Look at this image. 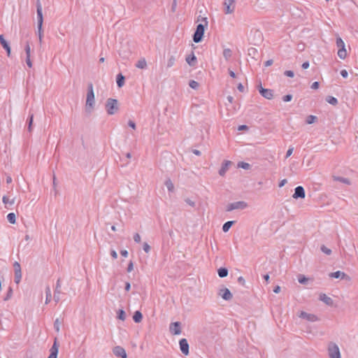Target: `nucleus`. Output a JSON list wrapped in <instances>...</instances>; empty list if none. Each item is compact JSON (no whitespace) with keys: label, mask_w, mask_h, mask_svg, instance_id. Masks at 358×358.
<instances>
[{"label":"nucleus","mask_w":358,"mask_h":358,"mask_svg":"<svg viewBox=\"0 0 358 358\" xmlns=\"http://www.w3.org/2000/svg\"><path fill=\"white\" fill-rule=\"evenodd\" d=\"M180 348L184 355H187L189 354V345L185 338L180 341Z\"/></svg>","instance_id":"nucleus-13"},{"label":"nucleus","mask_w":358,"mask_h":358,"mask_svg":"<svg viewBox=\"0 0 358 358\" xmlns=\"http://www.w3.org/2000/svg\"><path fill=\"white\" fill-rule=\"evenodd\" d=\"M299 317L305 319L310 322H315L318 320L317 317L315 315L307 313L304 311H301L300 313Z\"/></svg>","instance_id":"nucleus-11"},{"label":"nucleus","mask_w":358,"mask_h":358,"mask_svg":"<svg viewBox=\"0 0 358 358\" xmlns=\"http://www.w3.org/2000/svg\"><path fill=\"white\" fill-rule=\"evenodd\" d=\"M336 46L338 48V56L341 59H345L348 54L347 50L345 48V45L344 41L341 37H338L336 38Z\"/></svg>","instance_id":"nucleus-2"},{"label":"nucleus","mask_w":358,"mask_h":358,"mask_svg":"<svg viewBox=\"0 0 358 358\" xmlns=\"http://www.w3.org/2000/svg\"><path fill=\"white\" fill-rule=\"evenodd\" d=\"M175 63V58L173 57H171L169 61H168V66L171 67Z\"/></svg>","instance_id":"nucleus-40"},{"label":"nucleus","mask_w":358,"mask_h":358,"mask_svg":"<svg viewBox=\"0 0 358 358\" xmlns=\"http://www.w3.org/2000/svg\"><path fill=\"white\" fill-rule=\"evenodd\" d=\"M32 122H33V115H31V116L30 117V120H29V129L31 128V125Z\"/></svg>","instance_id":"nucleus-63"},{"label":"nucleus","mask_w":358,"mask_h":358,"mask_svg":"<svg viewBox=\"0 0 358 358\" xmlns=\"http://www.w3.org/2000/svg\"><path fill=\"white\" fill-rule=\"evenodd\" d=\"M13 268L15 271V282L18 284L22 278L21 266L20 264L15 262L13 264Z\"/></svg>","instance_id":"nucleus-7"},{"label":"nucleus","mask_w":358,"mask_h":358,"mask_svg":"<svg viewBox=\"0 0 358 358\" xmlns=\"http://www.w3.org/2000/svg\"><path fill=\"white\" fill-rule=\"evenodd\" d=\"M317 117L315 115H308L306 118V123L308 124H313L317 120Z\"/></svg>","instance_id":"nucleus-29"},{"label":"nucleus","mask_w":358,"mask_h":358,"mask_svg":"<svg viewBox=\"0 0 358 358\" xmlns=\"http://www.w3.org/2000/svg\"><path fill=\"white\" fill-rule=\"evenodd\" d=\"M124 312L123 310H121L120 316H119L120 319H121V320H124Z\"/></svg>","instance_id":"nucleus-60"},{"label":"nucleus","mask_w":358,"mask_h":358,"mask_svg":"<svg viewBox=\"0 0 358 358\" xmlns=\"http://www.w3.org/2000/svg\"><path fill=\"white\" fill-rule=\"evenodd\" d=\"M231 162L230 161H225L223 163L222 166L219 171V173L221 176H224L225 174V173L228 170L229 166L231 165Z\"/></svg>","instance_id":"nucleus-21"},{"label":"nucleus","mask_w":358,"mask_h":358,"mask_svg":"<svg viewBox=\"0 0 358 358\" xmlns=\"http://www.w3.org/2000/svg\"><path fill=\"white\" fill-rule=\"evenodd\" d=\"M143 250H144V251H145V252H147V253L150 252V245H149L147 243H145L143 244Z\"/></svg>","instance_id":"nucleus-41"},{"label":"nucleus","mask_w":358,"mask_h":358,"mask_svg":"<svg viewBox=\"0 0 358 358\" xmlns=\"http://www.w3.org/2000/svg\"><path fill=\"white\" fill-rule=\"evenodd\" d=\"M219 294L224 300H230L232 298V294L229 289L224 288L220 290Z\"/></svg>","instance_id":"nucleus-16"},{"label":"nucleus","mask_w":358,"mask_h":358,"mask_svg":"<svg viewBox=\"0 0 358 358\" xmlns=\"http://www.w3.org/2000/svg\"><path fill=\"white\" fill-rule=\"evenodd\" d=\"M120 253H121V255H122L123 257H127L128 256V252H127V250H122V251L120 252Z\"/></svg>","instance_id":"nucleus-54"},{"label":"nucleus","mask_w":358,"mask_h":358,"mask_svg":"<svg viewBox=\"0 0 358 358\" xmlns=\"http://www.w3.org/2000/svg\"><path fill=\"white\" fill-rule=\"evenodd\" d=\"M329 276L333 278H348V277L346 275V274L345 273L339 271L334 272V273H331L329 274Z\"/></svg>","instance_id":"nucleus-20"},{"label":"nucleus","mask_w":358,"mask_h":358,"mask_svg":"<svg viewBox=\"0 0 358 358\" xmlns=\"http://www.w3.org/2000/svg\"><path fill=\"white\" fill-rule=\"evenodd\" d=\"M308 67H309V62H306L303 63V64H302V68H303V69H308Z\"/></svg>","instance_id":"nucleus-50"},{"label":"nucleus","mask_w":358,"mask_h":358,"mask_svg":"<svg viewBox=\"0 0 358 358\" xmlns=\"http://www.w3.org/2000/svg\"><path fill=\"white\" fill-rule=\"evenodd\" d=\"M128 124H129V127H131L132 129H135L136 124H135V123L133 121H131V120L129 121Z\"/></svg>","instance_id":"nucleus-49"},{"label":"nucleus","mask_w":358,"mask_h":358,"mask_svg":"<svg viewBox=\"0 0 358 358\" xmlns=\"http://www.w3.org/2000/svg\"><path fill=\"white\" fill-rule=\"evenodd\" d=\"M280 290V287L279 286H277L276 287H275V289H273V292L275 293H278Z\"/></svg>","instance_id":"nucleus-61"},{"label":"nucleus","mask_w":358,"mask_h":358,"mask_svg":"<svg viewBox=\"0 0 358 358\" xmlns=\"http://www.w3.org/2000/svg\"><path fill=\"white\" fill-rule=\"evenodd\" d=\"M259 92L266 99H271L273 98V92L271 90L264 89V88L261 87L259 90Z\"/></svg>","instance_id":"nucleus-17"},{"label":"nucleus","mask_w":358,"mask_h":358,"mask_svg":"<svg viewBox=\"0 0 358 358\" xmlns=\"http://www.w3.org/2000/svg\"><path fill=\"white\" fill-rule=\"evenodd\" d=\"M287 182V180L285 179L281 180V182L279 184V187H282L285 185V184Z\"/></svg>","instance_id":"nucleus-58"},{"label":"nucleus","mask_w":358,"mask_h":358,"mask_svg":"<svg viewBox=\"0 0 358 358\" xmlns=\"http://www.w3.org/2000/svg\"><path fill=\"white\" fill-rule=\"evenodd\" d=\"M320 299L329 306L333 305V300L325 294H321L320 295Z\"/></svg>","instance_id":"nucleus-19"},{"label":"nucleus","mask_w":358,"mask_h":358,"mask_svg":"<svg viewBox=\"0 0 358 358\" xmlns=\"http://www.w3.org/2000/svg\"><path fill=\"white\" fill-rule=\"evenodd\" d=\"M124 83V78L122 75L120 74L117 78V84L118 87H121Z\"/></svg>","instance_id":"nucleus-27"},{"label":"nucleus","mask_w":358,"mask_h":358,"mask_svg":"<svg viewBox=\"0 0 358 358\" xmlns=\"http://www.w3.org/2000/svg\"><path fill=\"white\" fill-rule=\"evenodd\" d=\"M169 330L173 335H179L181 333L180 324L178 322H173L170 324Z\"/></svg>","instance_id":"nucleus-10"},{"label":"nucleus","mask_w":358,"mask_h":358,"mask_svg":"<svg viewBox=\"0 0 358 358\" xmlns=\"http://www.w3.org/2000/svg\"><path fill=\"white\" fill-rule=\"evenodd\" d=\"M229 73L231 77H232L233 78H236V74L233 71L229 70Z\"/></svg>","instance_id":"nucleus-57"},{"label":"nucleus","mask_w":358,"mask_h":358,"mask_svg":"<svg viewBox=\"0 0 358 358\" xmlns=\"http://www.w3.org/2000/svg\"><path fill=\"white\" fill-rule=\"evenodd\" d=\"M134 239L135 242L140 243L141 240V236L138 234H136L134 236Z\"/></svg>","instance_id":"nucleus-43"},{"label":"nucleus","mask_w":358,"mask_h":358,"mask_svg":"<svg viewBox=\"0 0 358 358\" xmlns=\"http://www.w3.org/2000/svg\"><path fill=\"white\" fill-rule=\"evenodd\" d=\"M58 353V347L57 346L56 343H54L50 350V355L48 358H57Z\"/></svg>","instance_id":"nucleus-22"},{"label":"nucleus","mask_w":358,"mask_h":358,"mask_svg":"<svg viewBox=\"0 0 358 358\" xmlns=\"http://www.w3.org/2000/svg\"><path fill=\"white\" fill-rule=\"evenodd\" d=\"M37 17H38V38L39 41L42 42L43 38V13H42V6L39 1L37 3Z\"/></svg>","instance_id":"nucleus-1"},{"label":"nucleus","mask_w":358,"mask_h":358,"mask_svg":"<svg viewBox=\"0 0 358 358\" xmlns=\"http://www.w3.org/2000/svg\"><path fill=\"white\" fill-rule=\"evenodd\" d=\"M292 196H293L294 199H297V198L303 199V198H305V191H304L303 187H301V186L296 187L295 188V191H294V193Z\"/></svg>","instance_id":"nucleus-12"},{"label":"nucleus","mask_w":358,"mask_h":358,"mask_svg":"<svg viewBox=\"0 0 358 358\" xmlns=\"http://www.w3.org/2000/svg\"><path fill=\"white\" fill-rule=\"evenodd\" d=\"M341 75L343 77V78H347L348 76V71L345 70V69H343L341 71Z\"/></svg>","instance_id":"nucleus-47"},{"label":"nucleus","mask_w":358,"mask_h":358,"mask_svg":"<svg viewBox=\"0 0 358 358\" xmlns=\"http://www.w3.org/2000/svg\"><path fill=\"white\" fill-rule=\"evenodd\" d=\"M94 103V94L93 92L92 85L90 87L89 91L87 95L86 105L90 107H92Z\"/></svg>","instance_id":"nucleus-9"},{"label":"nucleus","mask_w":358,"mask_h":358,"mask_svg":"<svg viewBox=\"0 0 358 358\" xmlns=\"http://www.w3.org/2000/svg\"><path fill=\"white\" fill-rule=\"evenodd\" d=\"M165 185L166 186L167 189L172 192L174 189V185L171 180H167L165 182Z\"/></svg>","instance_id":"nucleus-32"},{"label":"nucleus","mask_w":358,"mask_h":358,"mask_svg":"<svg viewBox=\"0 0 358 358\" xmlns=\"http://www.w3.org/2000/svg\"><path fill=\"white\" fill-rule=\"evenodd\" d=\"M3 202L5 203V204H7L8 203H9V199L7 196H3Z\"/></svg>","instance_id":"nucleus-56"},{"label":"nucleus","mask_w":358,"mask_h":358,"mask_svg":"<svg viewBox=\"0 0 358 358\" xmlns=\"http://www.w3.org/2000/svg\"><path fill=\"white\" fill-rule=\"evenodd\" d=\"M292 96L290 94H287V95L285 96L282 99L284 101L288 102V101H290L292 100Z\"/></svg>","instance_id":"nucleus-42"},{"label":"nucleus","mask_w":358,"mask_h":358,"mask_svg":"<svg viewBox=\"0 0 358 358\" xmlns=\"http://www.w3.org/2000/svg\"><path fill=\"white\" fill-rule=\"evenodd\" d=\"M228 274V271L225 268H220L218 270V275L220 278L226 277Z\"/></svg>","instance_id":"nucleus-28"},{"label":"nucleus","mask_w":358,"mask_h":358,"mask_svg":"<svg viewBox=\"0 0 358 358\" xmlns=\"http://www.w3.org/2000/svg\"><path fill=\"white\" fill-rule=\"evenodd\" d=\"M293 150H294V148H290L288 149V150L287 151V153H286V157H289V156H291V155L292 154L293 152Z\"/></svg>","instance_id":"nucleus-46"},{"label":"nucleus","mask_w":358,"mask_h":358,"mask_svg":"<svg viewBox=\"0 0 358 358\" xmlns=\"http://www.w3.org/2000/svg\"><path fill=\"white\" fill-rule=\"evenodd\" d=\"M113 353L117 357H120L122 358H127V353H126L125 350L120 346L115 347L113 349Z\"/></svg>","instance_id":"nucleus-14"},{"label":"nucleus","mask_w":358,"mask_h":358,"mask_svg":"<svg viewBox=\"0 0 358 358\" xmlns=\"http://www.w3.org/2000/svg\"><path fill=\"white\" fill-rule=\"evenodd\" d=\"M272 64H273V60L272 59H269V60H267L265 62V66H269L272 65Z\"/></svg>","instance_id":"nucleus-53"},{"label":"nucleus","mask_w":358,"mask_h":358,"mask_svg":"<svg viewBox=\"0 0 358 358\" xmlns=\"http://www.w3.org/2000/svg\"><path fill=\"white\" fill-rule=\"evenodd\" d=\"M223 55L227 59H229L231 56V50L230 49H224Z\"/></svg>","instance_id":"nucleus-34"},{"label":"nucleus","mask_w":358,"mask_h":358,"mask_svg":"<svg viewBox=\"0 0 358 358\" xmlns=\"http://www.w3.org/2000/svg\"><path fill=\"white\" fill-rule=\"evenodd\" d=\"M328 354L329 358H341L338 346L333 343H329L328 345Z\"/></svg>","instance_id":"nucleus-4"},{"label":"nucleus","mask_w":358,"mask_h":358,"mask_svg":"<svg viewBox=\"0 0 358 358\" xmlns=\"http://www.w3.org/2000/svg\"><path fill=\"white\" fill-rule=\"evenodd\" d=\"M321 250H322L324 253H325L326 255H329L331 253V250L330 249L327 248L326 246H324V245H322V246L321 247Z\"/></svg>","instance_id":"nucleus-36"},{"label":"nucleus","mask_w":358,"mask_h":358,"mask_svg":"<svg viewBox=\"0 0 358 358\" xmlns=\"http://www.w3.org/2000/svg\"><path fill=\"white\" fill-rule=\"evenodd\" d=\"M142 318H143V315L140 311L137 310L134 313L133 319L135 322H136V323L141 322L142 320Z\"/></svg>","instance_id":"nucleus-25"},{"label":"nucleus","mask_w":358,"mask_h":358,"mask_svg":"<svg viewBox=\"0 0 358 358\" xmlns=\"http://www.w3.org/2000/svg\"><path fill=\"white\" fill-rule=\"evenodd\" d=\"M285 75L288 76V77H290V78H292L294 77V72L292 71H285Z\"/></svg>","instance_id":"nucleus-44"},{"label":"nucleus","mask_w":358,"mask_h":358,"mask_svg":"<svg viewBox=\"0 0 358 358\" xmlns=\"http://www.w3.org/2000/svg\"><path fill=\"white\" fill-rule=\"evenodd\" d=\"M238 167L242 168L244 169H249L250 167V165L248 163L241 162L238 164Z\"/></svg>","instance_id":"nucleus-33"},{"label":"nucleus","mask_w":358,"mask_h":358,"mask_svg":"<svg viewBox=\"0 0 358 358\" xmlns=\"http://www.w3.org/2000/svg\"><path fill=\"white\" fill-rule=\"evenodd\" d=\"M186 62L191 66H193L195 64L196 62V58L194 53H192L190 55L187 56L186 57Z\"/></svg>","instance_id":"nucleus-24"},{"label":"nucleus","mask_w":358,"mask_h":358,"mask_svg":"<svg viewBox=\"0 0 358 358\" xmlns=\"http://www.w3.org/2000/svg\"><path fill=\"white\" fill-rule=\"evenodd\" d=\"M319 86H320V84L318 82H314L311 85V88L313 90H317L319 88Z\"/></svg>","instance_id":"nucleus-45"},{"label":"nucleus","mask_w":358,"mask_h":358,"mask_svg":"<svg viewBox=\"0 0 358 358\" xmlns=\"http://www.w3.org/2000/svg\"><path fill=\"white\" fill-rule=\"evenodd\" d=\"M111 256L113 257V259H117V254L116 251L112 250L111 251Z\"/></svg>","instance_id":"nucleus-51"},{"label":"nucleus","mask_w":358,"mask_h":358,"mask_svg":"<svg viewBox=\"0 0 358 358\" xmlns=\"http://www.w3.org/2000/svg\"><path fill=\"white\" fill-rule=\"evenodd\" d=\"M0 43H1V45L3 46V48H6L8 45V43L5 40V38H4L3 35H0Z\"/></svg>","instance_id":"nucleus-35"},{"label":"nucleus","mask_w":358,"mask_h":358,"mask_svg":"<svg viewBox=\"0 0 358 358\" xmlns=\"http://www.w3.org/2000/svg\"><path fill=\"white\" fill-rule=\"evenodd\" d=\"M4 49L6 50L7 55L9 57L10 55V51H11L10 47L9 46V45L6 48H4Z\"/></svg>","instance_id":"nucleus-52"},{"label":"nucleus","mask_w":358,"mask_h":358,"mask_svg":"<svg viewBox=\"0 0 358 358\" xmlns=\"http://www.w3.org/2000/svg\"><path fill=\"white\" fill-rule=\"evenodd\" d=\"M298 280L300 283L303 284L307 282L308 279L303 275H299L298 278Z\"/></svg>","instance_id":"nucleus-38"},{"label":"nucleus","mask_w":358,"mask_h":358,"mask_svg":"<svg viewBox=\"0 0 358 358\" xmlns=\"http://www.w3.org/2000/svg\"><path fill=\"white\" fill-rule=\"evenodd\" d=\"M46 294H47V296H46L45 303H48L50 301V299L51 298V292L49 288H48V289H47Z\"/></svg>","instance_id":"nucleus-39"},{"label":"nucleus","mask_w":358,"mask_h":358,"mask_svg":"<svg viewBox=\"0 0 358 358\" xmlns=\"http://www.w3.org/2000/svg\"><path fill=\"white\" fill-rule=\"evenodd\" d=\"M327 101L329 103L334 105V106H335L338 103V100L334 96H328L327 99Z\"/></svg>","instance_id":"nucleus-31"},{"label":"nucleus","mask_w":358,"mask_h":358,"mask_svg":"<svg viewBox=\"0 0 358 358\" xmlns=\"http://www.w3.org/2000/svg\"><path fill=\"white\" fill-rule=\"evenodd\" d=\"M7 219H8V222L11 224H15L16 222V217H15V213H8L7 215Z\"/></svg>","instance_id":"nucleus-26"},{"label":"nucleus","mask_w":358,"mask_h":358,"mask_svg":"<svg viewBox=\"0 0 358 358\" xmlns=\"http://www.w3.org/2000/svg\"><path fill=\"white\" fill-rule=\"evenodd\" d=\"M248 207V204L245 201H237V202H234V203H231L228 208H227V210H235V209H244L245 208Z\"/></svg>","instance_id":"nucleus-8"},{"label":"nucleus","mask_w":358,"mask_h":358,"mask_svg":"<svg viewBox=\"0 0 358 358\" xmlns=\"http://www.w3.org/2000/svg\"><path fill=\"white\" fill-rule=\"evenodd\" d=\"M264 280H265L266 282H268V280H269V275H268V274H266V275H265L264 276Z\"/></svg>","instance_id":"nucleus-62"},{"label":"nucleus","mask_w":358,"mask_h":358,"mask_svg":"<svg viewBox=\"0 0 358 358\" xmlns=\"http://www.w3.org/2000/svg\"><path fill=\"white\" fill-rule=\"evenodd\" d=\"M131 285L129 282H127L125 285V289L127 291H129L130 289Z\"/></svg>","instance_id":"nucleus-59"},{"label":"nucleus","mask_w":358,"mask_h":358,"mask_svg":"<svg viewBox=\"0 0 358 358\" xmlns=\"http://www.w3.org/2000/svg\"><path fill=\"white\" fill-rule=\"evenodd\" d=\"M204 26L201 24H199L196 27V31L193 36V40L195 43H199L202 40L203 34H204Z\"/></svg>","instance_id":"nucleus-6"},{"label":"nucleus","mask_w":358,"mask_h":358,"mask_svg":"<svg viewBox=\"0 0 358 358\" xmlns=\"http://www.w3.org/2000/svg\"><path fill=\"white\" fill-rule=\"evenodd\" d=\"M189 86L193 89H196L199 87V83L195 80H191L189 82Z\"/></svg>","instance_id":"nucleus-37"},{"label":"nucleus","mask_w":358,"mask_h":358,"mask_svg":"<svg viewBox=\"0 0 358 358\" xmlns=\"http://www.w3.org/2000/svg\"><path fill=\"white\" fill-rule=\"evenodd\" d=\"M134 269V264L133 263L131 262L129 265H128V267H127V271L128 272H131L132 270Z\"/></svg>","instance_id":"nucleus-48"},{"label":"nucleus","mask_w":358,"mask_h":358,"mask_svg":"<svg viewBox=\"0 0 358 358\" xmlns=\"http://www.w3.org/2000/svg\"><path fill=\"white\" fill-rule=\"evenodd\" d=\"M233 223H234L233 221L227 222L226 223L224 224V225L222 227V230L224 232L228 231L229 229H230V227H231V225L233 224Z\"/></svg>","instance_id":"nucleus-30"},{"label":"nucleus","mask_w":358,"mask_h":358,"mask_svg":"<svg viewBox=\"0 0 358 358\" xmlns=\"http://www.w3.org/2000/svg\"><path fill=\"white\" fill-rule=\"evenodd\" d=\"M136 66L138 69H145L146 66H147V62H146V60L144 58H141L140 59L136 64Z\"/></svg>","instance_id":"nucleus-23"},{"label":"nucleus","mask_w":358,"mask_h":358,"mask_svg":"<svg viewBox=\"0 0 358 358\" xmlns=\"http://www.w3.org/2000/svg\"><path fill=\"white\" fill-rule=\"evenodd\" d=\"M26 52V62L29 68L32 67V62L31 61V48L29 44L27 43L25 45Z\"/></svg>","instance_id":"nucleus-15"},{"label":"nucleus","mask_w":358,"mask_h":358,"mask_svg":"<svg viewBox=\"0 0 358 358\" xmlns=\"http://www.w3.org/2000/svg\"><path fill=\"white\" fill-rule=\"evenodd\" d=\"M238 90L240 92H243V90H244V87H243V85L241 83L238 84Z\"/></svg>","instance_id":"nucleus-55"},{"label":"nucleus","mask_w":358,"mask_h":358,"mask_svg":"<svg viewBox=\"0 0 358 358\" xmlns=\"http://www.w3.org/2000/svg\"><path fill=\"white\" fill-rule=\"evenodd\" d=\"M227 99H228V100H229V101L230 103H232V101H233V97H232V96H228V98H227Z\"/></svg>","instance_id":"nucleus-64"},{"label":"nucleus","mask_w":358,"mask_h":358,"mask_svg":"<svg viewBox=\"0 0 358 358\" xmlns=\"http://www.w3.org/2000/svg\"><path fill=\"white\" fill-rule=\"evenodd\" d=\"M224 12L227 15L232 14L236 9V1L234 0H224L223 2Z\"/></svg>","instance_id":"nucleus-5"},{"label":"nucleus","mask_w":358,"mask_h":358,"mask_svg":"<svg viewBox=\"0 0 358 358\" xmlns=\"http://www.w3.org/2000/svg\"><path fill=\"white\" fill-rule=\"evenodd\" d=\"M252 32L254 33V38L252 39V42L255 44L257 41H261L262 38V34L258 29L252 30Z\"/></svg>","instance_id":"nucleus-18"},{"label":"nucleus","mask_w":358,"mask_h":358,"mask_svg":"<svg viewBox=\"0 0 358 358\" xmlns=\"http://www.w3.org/2000/svg\"><path fill=\"white\" fill-rule=\"evenodd\" d=\"M106 110L108 115H113L118 110V102L116 99H108L106 103Z\"/></svg>","instance_id":"nucleus-3"}]
</instances>
